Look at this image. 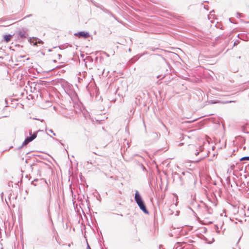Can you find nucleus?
<instances>
[{"label":"nucleus","instance_id":"9","mask_svg":"<svg viewBox=\"0 0 249 249\" xmlns=\"http://www.w3.org/2000/svg\"><path fill=\"white\" fill-rule=\"evenodd\" d=\"M29 134L30 136L29 137L33 141L36 137L37 132H35L34 133H32V130H30Z\"/></svg>","mask_w":249,"mask_h":249},{"label":"nucleus","instance_id":"28","mask_svg":"<svg viewBox=\"0 0 249 249\" xmlns=\"http://www.w3.org/2000/svg\"><path fill=\"white\" fill-rule=\"evenodd\" d=\"M60 143H61V145H64V143H61V142H60Z\"/></svg>","mask_w":249,"mask_h":249},{"label":"nucleus","instance_id":"3","mask_svg":"<svg viewBox=\"0 0 249 249\" xmlns=\"http://www.w3.org/2000/svg\"><path fill=\"white\" fill-rule=\"evenodd\" d=\"M160 134L156 132H151L148 134L150 140L154 142L158 140L160 137Z\"/></svg>","mask_w":249,"mask_h":249},{"label":"nucleus","instance_id":"4","mask_svg":"<svg viewBox=\"0 0 249 249\" xmlns=\"http://www.w3.org/2000/svg\"><path fill=\"white\" fill-rule=\"evenodd\" d=\"M17 35L18 37L22 39L26 38L28 36V33L26 31L22 30L18 31L17 32Z\"/></svg>","mask_w":249,"mask_h":249},{"label":"nucleus","instance_id":"30","mask_svg":"<svg viewBox=\"0 0 249 249\" xmlns=\"http://www.w3.org/2000/svg\"><path fill=\"white\" fill-rule=\"evenodd\" d=\"M1 249H3L2 248Z\"/></svg>","mask_w":249,"mask_h":249},{"label":"nucleus","instance_id":"27","mask_svg":"<svg viewBox=\"0 0 249 249\" xmlns=\"http://www.w3.org/2000/svg\"><path fill=\"white\" fill-rule=\"evenodd\" d=\"M87 162L88 163H90V164H91V162H89V161H87Z\"/></svg>","mask_w":249,"mask_h":249},{"label":"nucleus","instance_id":"13","mask_svg":"<svg viewBox=\"0 0 249 249\" xmlns=\"http://www.w3.org/2000/svg\"><path fill=\"white\" fill-rule=\"evenodd\" d=\"M214 229L216 232H217L218 233H220V231L219 230V228H218V227L217 226V225H215Z\"/></svg>","mask_w":249,"mask_h":249},{"label":"nucleus","instance_id":"25","mask_svg":"<svg viewBox=\"0 0 249 249\" xmlns=\"http://www.w3.org/2000/svg\"><path fill=\"white\" fill-rule=\"evenodd\" d=\"M234 167H235L234 165H232L231 166V169L233 170L234 169Z\"/></svg>","mask_w":249,"mask_h":249},{"label":"nucleus","instance_id":"15","mask_svg":"<svg viewBox=\"0 0 249 249\" xmlns=\"http://www.w3.org/2000/svg\"><path fill=\"white\" fill-rule=\"evenodd\" d=\"M239 43V41L238 40H236L234 43V46H236Z\"/></svg>","mask_w":249,"mask_h":249},{"label":"nucleus","instance_id":"26","mask_svg":"<svg viewBox=\"0 0 249 249\" xmlns=\"http://www.w3.org/2000/svg\"><path fill=\"white\" fill-rule=\"evenodd\" d=\"M54 140H55V141H56V142H59V140H58V139H54Z\"/></svg>","mask_w":249,"mask_h":249},{"label":"nucleus","instance_id":"18","mask_svg":"<svg viewBox=\"0 0 249 249\" xmlns=\"http://www.w3.org/2000/svg\"><path fill=\"white\" fill-rule=\"evenodd\" d=\"M234 102L235 101H229L225 102V104L231 103Z\"/></svg>","mask_w":249,"mask_h":249},{"label":"nucleus","instance_id":"11","mask_svg":"<svg viewBox=\"0 0 249 249\" xmlns=\"http://www.w3.org/2000/svg\"><path fill=\"white\" fill-rule=\"evenodd\" d=\"M245 160H249V156H245L240 159V161H243Z\"/></svg>","mask_w":249,"mask_h":249},{"label":"nucleus","instance_id":"5","mask_svg":"<svg viewBox=\"0 0 249 249\" xmlns=\"http://www.w3.org/2000/svg\"><path fill=\"white\" fill-rule=\"evenodd\" d=\"M189 148L191 150H194V154L196 155H198L199 152L202 151L203 150V148L202 146H199L198 149H196V147L194 145H189Z\"/></svg>","mask_w":249,"mask_h":249},{"label":"nucleus","instance_id":"20","mask_svg":"<svg viewBox=\"0 0 249 249\" xmlns=\"http://www.w3.org/2000/svg\"><path fill=\"white\" fill-rule=\"evenodd\" d=\"M132 105L133 107H134V106L135 107H136V106L137 105L136 101H135L134 103H132Z\"/></svg>","mask_w":249,"mask_h":249},{"label":"nucleus","instance_id":"19","mask_svg":"<svg viewBox=\"0 0 249 249\" xmlns=\"http://www.w3.org/2000/svg\"><path fill=\"white\" fill-rule=\"evenodd\" d=\"M38 43L43 44V42L41 40L39 39V40H38Z\"/></svg>","mask_w":249,"mask_h":249},{"label":"nucleus","instance_id":"17","mask_svg":"<svg viewBox=\"0 0 249 249\" xmlns=\"http://www.w3.org/2000/svg\"><path fill=\"white\" fill-rule=\"evenodd\" d=\"M241 14L240 13H237V18H240L241 17Z\"/></svg>","mask_w":249,"mask_h":249},{"label":"nucleus","instance_id":"24","mask_svg":"<svg viewBox=\"0 0 249 249\" xmlns=\"http://www.w3.org/2000/svg\"><path fill=\"white\" fill-rule=\"evenodd\" d=\"M57 56H58V58L59 59L61 58V55L60 54H58L57 55Z\"/></svg>","mask_w":249,"mask_h":249},{"label":"nucleus","instance_id":"8","mask_svg":"<svg viewBox=\"0 0 249 249\" xmlns=\"http://www.w3.org/2000/svg\"><path fill=\"white\" fill-rule=\"evenodd\" d=\"M12 38V35L10 34L5 35L3 36V40L6 42H9Z\"/></svg>","mask_w":249,"mask_h":249},{"label":"nucleus","instance_id":"2","mask_svg":"<svg viewBox=\"0 0 249 249\" xmlns=\"http://www.w3.org/2000/svg\"><path fill=\"white\" fill-rule=\"evenodd\" d=\"M74 35L79 38H87L90 36V34L88 32H85V31H80L74 33Z\"/></svg>","mask_w":249,"mask_h":249},{"label":"nucleus","instance_id":"21","mask_svg":"<svg viewBox=\"0 0 249 249\" xmlns=\"http://www.w3.org/2000/svg\"><path fill=\"white\" fill-rule=\"evenodd\" d=\"M187 138H189V137L187 135H184L183 136V139L186 140Z\"/></svg>","mask_w":249,"mask_h":249},{"label":"nucleus","instance_id":"22","mask_svg":"<svg viewBox=\"0 0 249 249\" xmlns=\"http://www.w3.org/2000/svg\"><path fill=\"white\" fill-rule=\"evenodd\" d=\"M174 249H182V248L178 246L176 247Z\"/></svg>","mask_w":249,"mask_h":249},{"label":"nucleus","instance_id":"29","mask_svg":"<svg viewBox=\"0 0 249 249\" xmlns=\"http://www.w3.org/2000/svg\"><path fill=\"white\" fill-rule=\"evenodd\" d=\"M230 20L231 21V22H232L231 21V19L230 18Z\"/></svg>","mask_w":249,"mask_h":249},{"label":"nucleus","instance_id":"7","mask_svg":"<svg viewBox=\"0 0 249 249\" xmlns=\"http://www.w3.org/2000/svg\"><path fill=\"white\" fill-rule=\"evenodd\" d=\"M99 8L100 9H101L104 12L109 14L112 18H114L116 19V18L115 16L114 15H113V14L111 12H110L108 9H107V8H104L103 6H100Z\"/></svg>","mask_w":249,"mask_h":249},{"label":"nucleus","instance_id":"6","mask_svg":"<svg viewBox=\"0 0 249 249\" xmlns=\"http://www.w3.org/2000/svg\"><path fill=\"white\" fill-rule=\"evenodd\" d=\"M31 142H32L31 139L30 138H29V137H27L26 138L25 140H24V141H23V142H22V144L18 148V150L20 149L24 146L27 145L28 144H29Z\"/></svg>","mask_w":249,"mask_h":249},{"label":"nucleus","instance_id":"16","mask_svg":"<svg viewBox=\"0 0 249 249\" xmlns=\"http://www.w3.org/2000/svg\"><path fill=\"white\" fill-rule=\"evenodd\" d=\"M49 132H51V133H53V135L54 136H55V135H56V134L53 132V130H52V129H50V130H49Z\"/></svg>","mask_w":249,"mask_h":249},{"label":"nucleus","instance_id":"12","mask_svg":"<svg viewBox=\"0 0 249 249\" xmlns=\"http://www.w3.org/2000/svg\"><path fill=\"white\" fill-rule=\"evenodd\" d=\"M240 238L239 239V240H238V242L237 243H236V244L235 245V246L233 247L232 248V249H240V247L238 246V242L240 240Z\"/></svg>","mask_w":249,"mask_h":249},{"label":"nucleus","instance_id":"1","mask_svg":"<svg viewBox=\"0 0 249 249\" xmlns=\"http://www.w3.org/2000/svg\"><path fill=\"white\" fill-rule=\"evenodd\" d=\"M134 199L139 208H140L145 214H148L149 212L147 210L144 202L138 191H135Z\"/></svg>","mask_w":249,"mask_h":249},{"label":"nucleus","instance_id":"10","mask_svg":"<svg viewBox=\"0 0 249 249\" xmlns=\"http://www.w3.org/2000/svg\"><path fill=\"white\" fill-rule=\"evenodd\" d=\"M205 209H206V210L208 212V213L209 214L212 213V209L211 208H209L208 206L206 205Z\"/></svg>","mask_w":249,"mask_h":249},{"label":"nucleus","instance_id":"14","mask_svg":"<svg viewBox=\"0 0 249 249\" xmlns=\"http://www.w3.org/2000/svg\"><path fill=\"white\" fill-rule=\"evenodd\" d=\"M134 112L135 109L134 107H133V108L130 110V113H131V115H133L134 114Z\"/></svg>","mask_w":249,"mask_h":249},{"label":"nucleus","instance_id":"23","mask_svg":"<svg viewBox=\"0 0 249 249\" xmlns=\"http://www.w3.org/2000/svg\"><path fill=\"white\" fill-rule=\"evenodd\" d=\"M87 249H91V248H90V246H89V244H87Z\"/></svg>","mask_w":249,"mask_h":249}]
</instances>
